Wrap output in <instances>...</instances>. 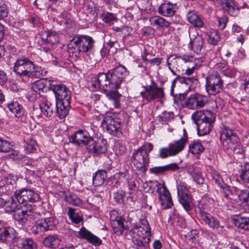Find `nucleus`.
<instances>
[{"label": "nucleus", "mask_w": 249, "mask_h": 249, "mask_svg": "<svg viewBox=\"0 0 249 249\" xmlns=\"http://www.w3.org/2000/svg\"><path fill=\"white\" fill-rule=\"evenodd\" d=\"M132 239L134 247L138 249H144L147 247L151 239V229L147 220L142 215L139 222L127 232Z\"/></svg>", "instance_id": "obj_1"}, {"label": "nucleus", "mask_w": 249, "mask_h": 249, "mask_svg": "<svg viewBox=\"0 0 249 249\" xmlns=\"http://www.w3.org/2000/svg\"><path fill=\"white\" fill-rule=\"evenodd\" d=\"M192 118L196 124L198 135L204 136L210 132L215 115L211 111L202 110L194 112Z\"/></svg>", "instance_id": "obj_2"}, {"label": "nucleus", "mask_w": 249, "mask_h": 249, "mask_svg": "<svg viewBox=\"0 0 249 249\" xmlns=\"http://www.w3.org/2000/svg\"><path fill=\"white\" fill-rule=\"evenodd\" d=\"M94 44L92 38L86 35H80L73 37L68 44V52L78 54L87 53L91 50Z\"/></svg>", "instance_id": "obj_3"}, {"label": "nucleus", "mask_w": 249, "mask_h": 249, "mask_svg": "<svg viewBox=\"0 0 249 249\" xmlns=\"http://www.w3.org/2000/svg\"><path fill=\"white\" fill-rule=\"evenodd\" d=\"M13 71L16 75L32 77L38 76V68H36L34 63L27 58H23L18 59L15 63Z\"/></svg>", "instance_id": "obj_4"}, {"label": "nucleus", "mask_w": 249, "mask_h": 249, "mask_svg": "<svg viewBox=\"0 0 249 249\" xmlns=\"http://www.w3.org/2000/svg\"><path fill=\"white\" fill-rule=\"evenodd\" d=\"M184 135L179 140L175 141L168 144V147H163L159 150V156L161 159L175 156L183 151L187 142L188 139L185 130Z\"/></svg>", "instance_id": "obj_5"}, {"label": "nucleus", "mask_w": 249, "mask_h": 249, "mask_svg": "<svg viewBox=\"0 0 249 249\" xmlns=\"http://www.w3.org/2000/svg\"><path fill=\"white\" fill-rule=\"evenodd\" d=\"M205 79V89L209 94L216 95L222 91L223 81L217 71L209 72Z\"/></svg>", "instance_id": "obj_6"}, {"label": "nucleus", "mask_w": 249, "mask_h": 249, "mask_svg": "<svg viewBox=\"0 0 249 249\" xmlns=\"http://www.w3.org/2000/svg\"><path fill=\"white\" fill-rule=\"evenodd\" d=\"M101 125L106 129L109 134L120 137L122 136L121 129V123L115 115L111 113H107L103 116Z\"/></svg>", "instance_id": "obj_7"}, {"label": "nucleus", "mask_w": 249, "mask_h": 249, "mask_svg": "<svg viewBox=\"0 0 249 249\" xmlns=\"http://www.w3.org/2000/svg\"><path fill=\"white\" fill-rule=\"evenodd\" d=\"M220 139L224 147L233 150L236 147L239 141L235 132L227 126L221 128Z\"/></svg>", "instance_id": "obj_8"}, {"label": "nucleus", "mask_w": 249, "mask_h": 249, "mask_svg": "<svg viewBox=\"0 0 249 249\" xmlns=\"http://www.w3.org/2000/svg\"><path fill=\"white\" fill-rule=\"evenodd\" d=\"M91 88L93 90H103L105 91L114 89L111 85L108 72L100 73L97 76L93 77L91 80Z\"/></svg>", "instance_id": "obj_9"}, {"label": "nucleus", "mask_w": 249, "mask_h": 249, "mask_svg": "<svg viewBox=\"0 0 249 249\" xmlns=\"http://www.w3.org/2000/svg\"><path fill=\"white\" fill-rule=\"evenodd\" d=\"M57 220L53 217H46L38 220L32 228V232L37 234L41 232L54 230Z\"/></svg>", "instance_id": "obj_10"}, {"label": "nucleus", "mask_w": 249, "mask_h": 249, "mask_svg": "<svg viewBox=\"0 0 249 249\" xmlns=\"http://www.w3.org/2000/svg\"><path fill=\"white\" fill-rule=\"evenodd\" d=\"M132 162L137 169L144 172L149 165V155L144 151L137 149L132 154Z\"/></svg>", "instance_id": "obj_11"}, {"label": "nucleus", "mask_w": 249, "mask_h": 249, "mask_svg": "<svg viewBox=\"0 0 249 249\" xmlns=\"http://www.w3.org/2000/svg\"><path fill=\"white\" fill-rule=\"evenodd\" d=\"M177 188L180 203L186 211H189L191 209L190 205L191 197L189 194L186 183L181 180H177Z\"/></svg>", "instance_id": "obj_12"}, {"label": "nucleus", "mask_w": 249, "mask_h": 249, "mask_svg": "<svg viewBox=\"0 0 249 249\" xmlns=\"http://www.w3.org/2000/svg\"><path fill=\"white\" fill-rule=\"evenodd\" d=\"M108 73L111 85L114 89L119 88L123 80L127 74V71L124 66L119 65L111 71H109Z\"/></svg>", "instance_id": "obj_13"}, {"label": "nucleus", "mask_w": 249, "mask_h": 249, "mask_svg": "<svg viewBox=\"0 0 249 249\" xmlns=\"http://www.w3.org/2000/svg\"><path fill=\"white\" fill-rule=\"evenodd\" d=\"M15 196L19 204L27 202L34 203L39 200V196L37 193L32 190L26 188L16 191Z\"/></svg>", "instance_id": "obj_14"}, {"label": "nucleus", "mask_w": 249, "mask_h": 249, "mask_svg": "<svg viewBox=\"0 0 249 249\" xmlns=\"http://www.w3.org/2000/svg\"><path fill=\"white\" fill-rule=\"evenodd\" d=\"M208 101L206 96L196 93L187 98L185 107L190 109H197L204 107Z\"/></svg>", "instance_id": "obj_15"}, {"label": "nucleus", "mask_w": 249, "mask_h": 249, "mask_svg": "<svg viewBox=\"0 0 249 249\" xmlns=\"http://www.w3.org/2000/svg\"><path fill=\"white\" fill-rule=\"evenodd\" d=\"M110 219L113 231L116 235H122L124 231L127 228L124 224V220L117 211L112 210L110 212Z\"/></svg>", "instance_id": "obj_16"}, {"label": "nucleus", "mask_w": 249, "mask_h": 249, "mask_svg": "<svg viewBox=\"0 0 249 249\" xmlns=\"http://www.w3.org/2000/svg\"><path fill=\"white\" fill-rule=\"evenodd\" d=\"M107 142L102 137L97 138L96 140L90 139L87 149L89 152L97 154L105 153L107 151Z\"/></svg>", "instance_id": "obj_17"}, {"label": "nucleus", "mask_w": 249, "mask_h": 249, "mask_svg": "<svg viewBox=\"0 0 249 249\" xmlns=\"http://www.w3.org/2000/svg\"><path fill=\"white\" fill-rule=\"evenodd\" d=\"M51 88L53 89L55 95L56 101H64L65 100L70 101L71 91L63 84H54L53 83H50Z\"/></svg>", "instance_id": "obj_18"}, {"label": "nucleus", "mask_w": 249, "mask_h": 249, "mask_svg": "<svg viewBox=\"0 0 249 249\" xmlns=\"http://www.w3.org/2000/svg\"><path fill=\"white\" fill-rule=\"evenodd\" d=\"M199 209L200 219L205 224L213 230H217L218 231H222L224 226L220 225L219 222L216 218L206 213L200 207H199Z\"/></svg>", "instance_id": "obj_19"}, {"label": "nucleus", "mask_w": 249, "mask_h": 249, "mask_svg": "<svg viewBox=\"0 0 249 249\" xmlns=\"http://www.w3.org/2000/svg\"><path fill=\"white\" fill-rule=\"evenodd\" d=\"M156 192L158 193L161 204L167 208H170L173 205L171 196L163 182L159 185Z\"/></svg>", "instance_id": "obj_20"}, {"label": "nucleus", "mask_w": 249, "mask_h": 249, "mask_svg": "<svg viewBox=\"0 0 249 249\" xmlns=\"http://www.w3.org/2000/svg\"><path fill=\"white\" fill-rule=\"evenodd\" d=\"M141 94L142 98L150 102L161 99L164 96V92L162 88L150 86L146 89L144 92H141Z\"/></svg>", "instance_id": "obj_21"}, {"label": "nucleus", "mask_w": 249, "mask_h": 249, "mask_svg": "<svg viewBox=\"0 0 249 249\" xmlns=\"http://www.w3.org/2000/svg\"><path fill=\"white\" fill-rule=\"evenodd\" d=\"M41 41L48 45L53 46L59 42L58 36L56 32L52 30H44L39 33Z\"/></svg>", "instance_id": "obj_22"}, {"label": "nucleus", "mask_w": 249, "mask_h": 249, "mask_svg": "<svg viewBox=\"0 0 249 249\" xmlns=\"http://www.w3.org/2000/svg\"><path fill=\"white\" fill-rule=\"evenodd\" d=\"M190 46L191 49L195 53H198L201 51L203 46V39L195 31L189 32Z\"/></svg>", "instance_id": "obj_23"}, {"label": "nucleus", "mask_w": 249, "mask_h": 249, "mask_svg": "<svg viewBox=\"0 0 249 249\" xmlns=\"http://www.w3.org/2000/svg\"><path fill=\"white\" fill-rule=\"evenodd\" d=\"M16 231L10 227H0V241L3 243H9L13 240L16 239Z\"/></svg>", "instance_id": "obj_24"}, {"label": "nucleus", "mask_w": 249, "mask_h": 249, "mask_svg": "<svg viewBox=\"0 0 249 249\" xmlns=\"http://www.w3.org/2000/svg\"><path fill=\"white\" fill-rule=\"evenodd\" d=\"M79 234L81 238L87 240L94 246H98L102 244V240L99 237L92 234L84 227L80 229Z\"/></svg>", "instance_id": "obj_25"}, {"label": "nucleus", "mask_w": 249, "mask_h": 249, "mask_svg": "<svg viewBox=\"0 0 249 249\" xmlns=\"http://www.w3.org/2000/svg\"><path fill=\"white\" fill-rule=\"evenodd\" d=\"M71 139L72 142L75 144L88 145L91 138L87 131L79 130L71 136Z\"/></svg>", "instance_id": "obj_26"}, {"label": "nucleus", "mask_w": 249, "mask_h": 249, "mask_svg": "<svg viewBox=\"0 0 249 249\" xmlns=\"http://www.w3.org/2000/svg\"><path fill=\"white\" fill-rule=\"evenodd\" d=\"M0 207L3 208L6 212L11 213L18 209L20 205L18 204L13 197L5 198L0 197Z\"/></svg>", "instance_id": "obj_27"}, {"label": "nucleus", "mask_w": 249, "mask_h": 249, "mask_svg": "<svg viewBox=\"0 0 249 249\" xmlns=\"http://www.w3.org/2000/svg\"><path fill=\"white\" fill-rule=\"evenodd\" d=\"M71 101L65 100L64 101H56V114L60 119L65 118L69 114L71 108Z\"/></svg>", "instance_id": "obj_28"}, {"label": "nucleus", "mask_w": 249, "mask_h": 249, "mask_svg": "<svg viewBox=\"0 0 249 249\" xmlns=\"http://www.w3.org/2000/svg\"><path fill=\"white\" fill-rule=\"evenodd\" d=\"M220 5L222 9L231 16L235 17L239 13V8L233 0H222Z\"/></svg>", "instance_id": "obj_29"}, {"label": "nucleus", "mask_w": 249, "mask_h": 249, "mask_svg": "<svg viewBox=\"0 0 249 249\" xmlns=\"http://www.w3.org/2000/svg\"><path fill=\"white\" fill-rule=\"evenodd\" d=\"M176 4H173L172 3L168 2L161 4L158 9V13L166 17H171L173 16L176 12Z\"/></svg>", "instance_id": "obj_30"}, {"label": "nucleus", "mask_w": 249, "mask_h": 249, "mask_svg": "<svg viewBox=\"0 0 249 249\" xmlns=\"http://www.w3.org/2000/svg\"><path fill=\"white\" fill-rule=\"evenodd\" d=\"M53 80H49L47 78L37 80L32 85L33 91L39 95L41 92H43L47 89V85L50 83H53Z\"/></svg>", "instance_id": "obj_31"}, {"label": "nucleus", "mask_w": 249, "mask_h": 249, "mask_svg": "<svg viewBox=\"0 0 249 249\" xmlns=\"http://www.w3.org/2000/svg\"><path fill=\"white\" fill-rule=\"evenodd\" d=\"M62 240L57 234L50 235L45 237L43 240V245L51 249H55L60 244Z\"/></svg>", "instance_id": "obj_32"}, {"label": "nucleus", "mask_w": 249, "mask_h": 249, "mask_svg": "<svg viewBox=\"0 0 249 249\" xmlns=\"http://www.w3.org/2000/svg\"><path fill=\"white\" fill-rule=\"evenodd\" d=\"M17 246L24 249H37V246L34 241L27 237H17L15 239Z\"/></svg>", "instance_id": "obj_33"}, {"label": "nucleus", "mask_w": 249, "mask_h": 249, "mask_svg": "<svg viewBox=\"0 0 249 249\" xmlns=\"http://www.w3.org/2000/svg\"><path fill=\"white\" fill-rule=\"evenodd\" d=\"M186 18L188 21L195 27L200 28L203 26V21L201 18L194 11H189Z\"/></svg>", "instance_id": "obj_34"}, {"label": "nucleus", "mask_w": 249, "mask_h": 249, "mask_svg": "<svg viewBox=\"0 0 249 249\" xmlns=\"http://www.w3.org/2000/svg\"><path fill=\"white\" fill-rule=\"evenodd\" d=\"M149 21L151 25L156 26V28L159 30L163 28H168L170 25L169 21L160 16L151 17L149 19Z\"/></svg>", "instance_id": "obj_35"}, {"label": "nucleus", "mask_w": 249, "mask_h": 249, "mask_svg": "<svg viewBox=\"0 0 249 249\" xmlns=\"http://www.w3.org/2000/svg\"><path fill=\"white\" fill-rule=\"evenodd\" d=\"M207 170L208 173L210 175L215 183L220 187L224 188L225 187V184L219 173L212 166H209L207 167Z\"/></svg>", "instance_id": "obj_36"}, {"label": "nucleus", "mask_w": 249, "mask_h": 249, "mask_svg": "<svg viewBox=\"0 0 249 249\" xmlns=\"http://www.w3.org/2000/svg\"><path fill=\"white\" fill-rule=\"evenodd\" d=\"M9 110L15 114L17 118L23 117L25 111L22 107L17 102H13L8 104Z\"/></svg>", "instance_id": "obj_37"}, {"label": "nucleus", "mask_w": 249, "mask_h": 249, "mask_svg": "<svg viewBox=\"0 0 249 249\" xmlns=\"http://www.w3.org/2000/svg\"><path fill=\"white\" fill-rule=\"evenodd\" d=\"M107 178V173L105 170L97 171L92 178V183L95 186L102 185Z\"/></svg>", "instance_id": "obj_38"}, {"label": "nucleus", "mask_w": 249, "mask_h": 249, "mask_svg": "<svg viewBox=\"0 0 249 249\" xmlns=\"http://www.w3.org/2000/svg\"><path fill=\"white\" fill-rule=\"evenodd\" d=\"M40 109L45 116L50 117L53 114L54 107L50 101L45 100L40 103Z\"/></svg>", "instance_id": "obj_39"}, {"label": "nucleus", "mask_w": 249, "mask_h": 249, "mask_svg": "<svg viewBox=\"0 0 249 249\" xmlns=\"http://www.w3.org/2000/svg\"><path fill=\"white\" fill-rule=\"evenodd\" d=\"M118 89L107 90V96L113 102L114 107L118 108L120 107V101L121 95L117 91Z\"/></svg>", "instance_id": "obj_40"}, {"label": "nucleus", "mask_w": 249, "mask_h": 249, "mask_svg": "<svg viewBox=\"0 0 249 249\" xmlns=\"http://www.w3.org/2000/svg\"><path fill=\"white\" fill-rule=\"evenodd\" d=\"M14 213L15 219L21 222H24L27 220L28 216L27 211L23 210L20 205L19 208L17 209Z\"/></svg>", "instance_id": "obj_41"}, {"label": "nucleus", "mask_w": 249, "mask_h": 249, "mask_svg": "<svg viewBox=\"0 0 249 249\" xmlns=\"http://www.w3.org/2000/svg\"><path fill=\"white\" fill-rule=\"evenodd\" d=\"M233 223L237 227L247 230V221H249L248 217H243L240 216H236L233 219Z\"/></svg>", "instance_id": "obj_42"}, {"label": "nucleus", "mask_w": 249, "mask_h": 249, "mask_svg": "<svg viewBox=\"0 0 249 249\" xmlns=\"http://www.w3.org/2000/svg\"><path fill=\"white\" fill-rule=\"evenodd\" d=\"M190 151L194 155H199L204 150V147L198 142H195L189 146Z\"/></svg>", "instance_id": "obj_43"}, {"label": "nucleus", "mask_w": 249, "mask_h": 249, "mask_svg": "<svg viewBox=\"0 0 249 249\" xmlns=\"http://www.w3.org/2000/svg\"><path fill=\"white\" fill-rule=\"evenodd\" d=\"M204 60V57L195 58V64L192 68H188L186 69L185 73L188 75H192L194 71L199 68L201 65V63Z\"/></svg>", "instance_id": "obj_44"}, {"label": "nucleus", "mask_w": 249, "mask_h": 249, "mask_svg": "<svg viewBox=\"0 0 249 249\" xmlns=\"http://www.w3.org/2000/svg\"><path fill=\"white\" fill-rule=\"evenodd\" d=\"M160 182L157 180L149 181L144 184V190L145 192L153 193L155 190H157Z\"/></svg>", "instance_id": "obj_45"}, {"label": "nucleus", "mask_w": 249, "mask_h": 249, "mask_svg": "<svg viewBox=\"0 0 249 249\" xmlns=\"http://www.w3.org/2000/svg\"><path fill=\"white\" fill-rule=\"evenodd\" d=\"M17 180L18 177L17 176L13 174H9L4 178L1 180V182L7 186H14L16 184Z\"/></svg>", "instance_id": "obj_46"}, {"label": "nucleus", "mask_w": 249, "mask_h": 249, "mask_svg": "<svg viewBox=\"0 0 249 249\" xmlns=\"http://www.w3.org/2000/svg\"><path fill=\"white\" fill-rule=\"evenodd\" d=\"M69 218L72 222L78 224L82 221V217L75 213V209L70 208L68 212Z\"/></svg>", "instance_id": "obj_47"}, {"label": "nucleus", "mask_w": 249, "mask_h": 249, "mask_svg": "<svg viewBox=\"0 0 249 249\" xmlns=\"http://www.w3.org/2000/svg\"><path fill=\"white\" fill-rule=\"evenodd\" d=\"M173 55H171L168 57L166 63L168 66V69L170 70L171 72L175 75H176V73L174 70V68H177L176 67V64L178 62V60H177V58L175 56L172 59L170 60V58L173 57Z\"/></svg>", "instance_id": "obj_48"}, {"label": "nucleus", "mask_w": 249, "mask_h": 249, "mask_svg": "<svg viewBox=\"0 0 249 249\" xmlns=\"http://www.w3.org/2000/svg\"><path fill=\"white\" fill-rule=\"evenodd\" d=\"M220 40V36L216 30H212L210 32L208 40V42L212 45H216Z\"/></svg>", "instance_id": "obj_49"}, {"label": "nucleus", "mask_w": 249, "mask_h": 249, "mask_svg": "<svg viewBox=\"0 0 249 249\" xmlns=\"http://www.w3.org/2000/svg\"><path fill=\"white\" fill-rule=\"evenodd\" d=\"M240 178L244 182L249 183V163L245 164L242 169Z\"/></svg>", "instance_id": "obj_50"}, {"label": "nucleus", "mask_w": 249, "mask_h": 249, "mask_svg": "<svg viewBox=\"0 0 249 249\" xmlns=\"http://www.w3.org/2000/svg\"><path fill=\"white\" fill-rule=\"evenodd\" d=\"M66 199L67 201L73 205L80 206L82 204L81 200L74 194H71L67 196Z\"/></svg>", "instance_id": "obj_51"}, {"label": "nucleus", "mask_w": 249, "mask_h": 249, "mask_svg": "<svg viewBox=\"0 0 249 249\" xmlns=\"http://www.w3.org/2000/svg\"><path fill=\"white\" fill-rule=\"evenodd\" d=\"M125 176V174L120 172L111 176L110 179V181H112V183L114 184V185H118L122 181V179L124 178Z\"/></svg>", "instance_id": "obj_52"}, {"label": "nucleus", "mask_w": 249, "mask_h": 249, "mask_svg": "<svg viewBox=\"0 0 249 249\" xmlns=\"http://www.w3.org/2000/svg\"><path fill=\"white\" fill-rule=\"evenodd\" d=\"M11 145L8 141L0 139V152L6 153L10 151Z\"/></svg>", "instance_id": "obj_53"}, {"label": "nucleus", "mask_w": 249, "mask_h": 249, "mask_svg": "<svg viewBox=\"0 0 249 249\" xmlns=\"http://www.w3.org/2000/svg\"><path fill=\"white\" fill-rule=\"evenodd\" d=\"M102 19L104 22L107 23H109L111 21L116 20L117 19L113 14L109 12H107L102 14Z\"/></svg>", "instance_id": "obj_54"}, {"label": "nucleus", "mask_w": 249, "mask_h": 249, "mask_svg": "<svg viewBox=\"0 0 249 249\" xmlns=\"http://www.w3.org/2000/svg\"><path fill=\"white\" fill-rule=\"evenodd\" d=\"M125 194V192L122 190L118 191L113 195L115 201L119 203H123Z\"/></svg>", "instance_id": "obj_55"}, {"label": "nucleus", "mask_w": 249, "mask_h": 249, "mask_svg": "<svg viewBox=\"0 0 249 249\" xmlns=\"http://www.w3.org/2000/svg\"><path fill=\"white\" fill-rule=\"evenodd\" d=\"M194 180L198 184H202L204 182V178L202 173L200 171L195 172L192 175Z\"/></svg>", "instance_id": "obj_56"}, {"label": "nucleus", "mask_w": 249, "mask_h": 249, "mask_svg": "<svg viewBox=\"0 0 249 249\" xmlns=\"http://www.w3.org/2000/svg\"><path fill=\"white\" fill-rule=\"evenodd\" d=\"M8 15V11L6 6L0 1V19H1Z\"/></svg>", "instance_id": "obj_57"}, {"label": "nucleus", "mask_w": 249, "mask_h": 249, "mask_svg": "<svg viewBox=\"0 0 249 249\" xmlns=\"http://www.w3.org/2000/svg\"><path fill=\"white\" fill-rule=\"evenodd\" d=\"M227 21L228 18L226 16L219 18L218 19V26L219 29L221 30H224L226 27Z\"/></svg>", "instance_id": "obj_58"}, {"label": "nucleus", "mask_w": 249, "mask_h": 249, "mask_svg": "<svg viewBox=\"0 0 249 249\" xmlns=\"http://www.w3.org/2000/svg\"><path fill=\"white\" fill-rule=\"evenodd\" d=\"M176 56L177 57V60H178V61H179V60L181 59L185 62L191 61V62H194V63H195V58L200 57H197V55L195 57V56H189V55H184L183 56Z\"/></svg>", "instance_id": "obj_59"}, {"label": "nucleus", "mask_w": 249, "mask_h": 249, "mask_svg": "<svg viewBox=\"0 0 249 249\" xmlns=\"http://www.w3.org/2000/svg\"><path fill=\"white\" fill-rule=\"evenodd\" d=\"M153 145L152 143H147L138 148V149L144 151L146 152V154L149 155V153L153 150Z\"/></svg>", "instance_id": "obj_60"}, {"label": "nucleus", "mask_w": 249, "mask_h": 249, "mask_svg": "<svg viewBox=\"0 0 249 249\" xmlns=\"http://www.w3.org/2000/svg\"><path fill=\"white\" fill-rule=\"evenodd\" d=\"M149 170L151 173L155 174L162 173L166 172L165 166L154 167L150 168Z\"/></svg>", "instance_id": "obj_61"}, {"label": "nucleus", "mask_w": 249, "mask_h": 249, "mask_svg": "<svg viewBox=\"0 0 249 249\" xmlns=\"http://www.w3.org/2000/svg\"><path fill=\"white\" fill-rule=\"evenodd\" d=\"M36 145L34 140H31L29 142H27L25 149L28 153L32 152L35 149Z\"/></svg>", "instance_id": "obj_62"}, {"label": "nucleus", "mask_w": 249, "mask_h": 249, "mask_svg": "<svg viewBox=\"0 0 249 249\" xmlns=\"http://www.w3.org/2000/svg\"><path fill=\"white\" fill-rule=\"evenodd\" d=\"M165 171H177L179 167L177 163H173L165 165Z\"/></svg>", "instance_id": "obj_63"}, {"label": "nucleus", "mask_w": 249, "mask_h": 249, "mask_svg": "<svg viewBox=\"0 0 249 249\" xmlns=\"http://www.w3.org/2000/svg\"><path fill=\"white\" fill-rule=\"evenodd\" d=\"M11 157L15 160H18L23 158V155L18 151H13L11 154Z\"/></svg>", "instance_id": "obj_64"}]
</instances>
